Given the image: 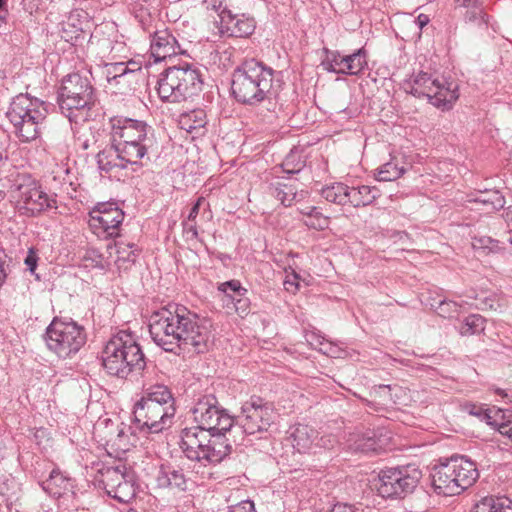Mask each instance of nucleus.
I'll return each instance as SVG.
<instances>
[{"label":"nucleus","instance_id":"nucleus-1","mask_svg":"<svg viewBox=\"0 0 512 512\" xmlns=\"http://www.w3.org/2000/svg\"><path fill=\"white\" fill-rule=\"evenodd\" d=\"M110 135L111 145L96 156L101 172L110 173L114 169H125L128 165L143 166L142 160L154 145L152 130L146 122L114 118L111 120Z\"/></svg>","mask_w":512,"mask_h":512},{"label":"nucleus","instance_id":"nucleus-2","mask_svg":"<svg viewBox=\"0 0 512 512\" xmlns=\"http://www.w3.org/2000/svg\"><path fill=\"white\" fill-rule=\"evenodd\" d=\"M411 68L405 65L402 70L393 72L390 79L399 82L401 88L417 98H426L434 107L449 111L459 98L458 85L446 80L440 81L432 75L420 71L410 75Z\"/></svg>","mask_w":512,"mask_h":512},{"label":"nucleus","instance_id":"nucleus-3","mask_svg":"<svg viewBox=\"0 0 512 512\" xmlns=\"http://www.w3.org/2000/svg\"><path fill=\"white\" fill-rule=\"evenodd\" d=\"M275 71L255 59L244 61L232 74L231 90L242 104L262 102L273 90Z\"/></svg>","mask_w":512,"mask_h":512},{"label":"nucleus","instance_id":"nucleus-4","mask_svg":"<svg viewBox=\"0 0 512 512\" xmlns=\"http://www.w3.org/2000/svg\"><path fill=\"white\" fill-rule=\"evenodd\" d=\"M101 362L106 372L126 379L133 371H142L146 367L145 356L132 333L120 330L106 343Z\"/></svg>","mask_w":512,"mask_h":512},{"label":"nucleus","instance_id":"nucleus-5","mask_svg":"<svg viewBox=\"0 0 512 512\" xmlns=\"http://www.w3.org/2000/svg\"><path fill=\"white\" fill-rule=\"evenodd\" d=\"M203 86L200 70L191 63L166 68L157 81V93L164 102L180 103L198 95Z\"/></svg>","mask_w":512,"mask_h":512},{"label":"nucleus","instance_id":"nucleus-6","mask_svg":"<svg viewBox=\"0 0 512 512\" xmlns=\"http://www.w3.org/2000/svg\"><path fill=\"white\" fill-rule=\"evenodd\" d=\"M47 115L45 103L28 94L15 96L6 113L13 125V132L22 142L35 140L39 135V125Z\"/></svg>","mask_w":512,"mask_h":512},{"label":"nucleus","instance_id":"nucleus-7","mask_svg":"<svg viewBox=\"0 0 512 512\" xmlns=\"http://www.w3.org/2000/svg\"><path fill=\"white\" fill-rule=\"evenodd\" d=\"M95 89L88 76L72 73L64 77L58 93L62 113L73 120V112L90 108L95 103Z\"/></svg>","mask_w":512,"mask_h":512},{"label":"nucleus","instance_id":"nucleus-8","mask_svg":"<svg viewBox=\"0 0 512 512\" xmlns=\"http://www.w3.org/2000/svg\"><path fill=\"white\" fill-rule=\"evenodd\" d=\"M10 197L15 209L23 216L31 217L46 209L57 208L56 200L48 196L30 176L16 180Z\"/></svg>","mask_w":512,"mask_h":512},{"label":"nucleus","instance_id":"nucleus-9","mask_svg":"<svg viewBox=\"0 0 512 512\" xmlns=\"http://www.w3.org/2000/svg\"><path fill=\"white\" fill-rule=\"evenodd\" d=\"M44 339L48 348L60 357L78 352L86 343L85 328L78 322H50Z\"/></svg>","mask_w":512,"mask_h":512},{"label":"nucleus","instance_id":"nucleus-10","mask_svg":"<svg viewBox=\"0 0 512 512\" xmlns=\"http://www.w3.org/2000/svg\"><path fill=\"white\" fill-rule=\"evenodd\" d=\"M275 411L271 402L252 395L241 406V414L234 416V426H238L242 434L253 435L268 431L274 423Z\"/></svg>","mask_w":512,"mask_h":512},{"label":"nucleus","instance_id":"nucleus-11","mask_svg":"<svg viewBox=\"0 0 512 512\" xmlns=\"http://www.w3.org/2000/svg\"><path fill=\"white\" fill-rule=\"evenodd\" d=\"M194 421L208 432L232 431L234 416L223 408L214 394L201 396L192 408Z\"/></svg>","mask_w":512,"mask_h":512},{"label":"nucleus","instance_id":"nucleus-12","mask_svg":"<svg viewBox=\"0 0 512 512\" xmlns=\"http://www.w3.org/2000/svg\"><path fill=\"white\" fill-rule=\"evenodd\" d=\"M174 415L175 407L172 404L162 407L153 401L138 400L133 409V423L140 432L154 434L170 426Z\"/></svg>","mask_w":512,"mask_h":512},{"label":"nucleus","instance_id":"nucleus-13","mask_svg":"<svg viewBox=\"0 0 512 512\" xmlns=\"http://www.w3.org/2000/svg\"><path fill=\"white\" fill-rule=\"evenodd\" d=\"M125 214L116 203H97L89 212V226L98 237L115 238L120 235V227Z\"/></svg>","mask_w":512,"mask_h":512},{"label":"nucleus","instance_id":"nucleus-14","mask_svg":"<svg viewBox=\"0 0 512 512\" xmlns=\"http://www.w3.org/2000/svg\"><path fill=\"white\" fill-rule=\"evenodd\" d=\"M421 475L414 464L386 467V499H404L417 487Z\"/></svg>","mask_w":512,"mask_h":512},{"label":"nucleus","instance_id":"nucleus-15","mask_svg":"<svg viewBox=\"0 0 512 512\" xmlns=\"http://www.w3.org/2000/svg\"><path fill=\"white\" fill-rule=\"evenodd\" d=\"M180 448L191 461H202V454L206 453L210 432L196 425L181 430Z\"/></svg>","mask_w":512,"mask_h":512},{"label":"nucleus","instance_id":"nucleus-16","mask_svg":"<svg viewBox=\"0 0 512 512\" xmlns=\"http://www.w3.org/2000/svg\"><path fill=\"white\" fill-rule=\"evenodd\" d=\"M150 51L155 62L163 61L166 58L186 52L168 29L157 30L153 34Z\"/></svg>","mask_w":512,"mask_h":512},{"label":"nucleus","instance_id":"nucleus-17","mask_svg":"<svg viewBox=\"0 0 512 512\" xmlns=\"http://www.w3.org/2000/svg\"><path fill=\"white\" fill-rule=\"evenodd\" d=\"M255 30V20L245 14H233L224 11L220 20V31L229 37L244 38L250 36Z\"/></svg>","mask_w":512,"mask_h":512},{"label":"nucleus","instance_id":"nucleus-18","mask_svg":"<svg viewBox=\"0 0 512 512\" xmlns=\"http://www.w3.org/2000/svg\"><path fill=\"white\" fill-rule=\"evenodd\" d=\"M432 486L439 495L454 496L462 493L455 474L447 462L436 466L431 474Z\"/></svg>","mask_w":512,"mask_h":512},{"label":"nucleus","instance_id":"nucleus-19","mask_svg":"<svg viewBox=\"0 0 512 512\" xmlns=\"http://www.w3.org/2000/svg\"><path fill=\"white\" fill-rule=\"evenodd\" d=\"M447 463L451 466L462 492L471 487L479 477L476 464L465 456H453Z\"/></svg>","mask_w":512,"mask_h":512},{"label":"nucleus","instance_id":"nucleus-20","mask_svg":"<svg viewBox=\"0 0 512 512\" xmlns=\"http://www.w3.org/2000/svg\"><path fill=\"white\" fill-rule=\"evenodd\" d=\"M229 431L210 433L206 453L202 458L211 464H219L232 453V444L226 434Z\"/></svg>","mask_w":512,"mask_h":512},{"label":"nucleus","instance_id":"nucleus-21","mask_svg":"<svg viewBox=\"0 0 512 512\" xmlns=\"http://www.w3.org/2000/svg\"><path fill=\"white\" fill-rule=\"evenodd\" d=\"M160 488L174 489L179 492L187 491L189 479L186 477L183 468L172 464H162L156 478Z\"/></svg>","mask_w":512,"mask_h":512},{"label":"nucleus","instance_id":"nucleus-22","mask_svg":"<svg viewBox=\"0 0 512 512\" xmlns=\"http://www.w3.org/2000/svg\"><path fill=\"white\" fill-rule=\"evenodd\" d=\"M178 325L174 322H149V332L159 346L165 351H172L173 345L177 344L176 338L178 334Z\"/></svg>","mask_w":512,"mask_h":512},{"label":"nucleus","instance_id":"nucleus-23","mask_svg":"<svg viewBox=\"0 0 512 512\" xmlns=\"http://www.w3.org/2000/svg\"><path fill=\"white\" fill-rule=\"evenodd\" d=\"M269 193L286 207L291 206L295 201L301 200L306 196V192L304 190L299 191L295 181L292 180L270 183Z\"/></svg>","mask_w":512,"mask_h":512},{"label":"nucleus","instance_id":"nucleus-24","mask_svg":"<svg viewBox=\"0 0 512 512\" xmlns=\"http://www.w3.org/2000/svg\"><path fill=\"white\" fill-rule=\"evenodd\" d=\"M99 472L101 474L99 483L102 484L107 494L111 493V491L125 481L128 476L134 474V472L128 470L125 465L105 466L100 469Z\"/></svg>","mask_w":512,"mask_h":512},{"label":"nucleus","instance_id":"nucleus-25","mask_svg":"<svg viewBox=\"0 0 512 512\" xmlns=\"http://www.w3.org/2000/svg\"><path fill=\"white\" fill-rule=\"evenodd\" d=\"M314 437L315 431L312 428L308 425L298 424L290 428L287 441L298 453H305L310 448Z\"/></svg>","mask_w":512,"mask_h":512},{"label":"nucleus","instance_id":"nucleus-26","mask_svg":"<svg viewBox=\"0 0 512 512\" xmlns=\"http://www.w3.org/2000/svg\"><path fill=\"white\" fill-rule=\"evenodd\" d=\"M461 410L469 415L485 421L488 425L497 424V417H503V411L498 408H485L482 404L465 402L461 405Z\"/></svg>","mask_w":512,"mask_h":512},{"label":"nucleus","instance_id":"nucleus-27","mask_svg":"<svg viewBox=\"0 0 512 512\" xmlns=\"http://www.w3.org/2000/svg\"><path fill=\"white\" fill-rule=\"evenodd\" d=\"M380 196L381 191L377 187L367 185L350 187L348 203L354 207L367 206L372 204Z\"/></svg>","mask_w":512,"mask_h":512},{"label":"nucleus","instance_id":"nucleus-28","mask_svg":"<svg viewBox=\"0 0 512 512\" xmlns=\"http://www.w3.org/2000/svg\"><path fill=\"white\" fill-rule=\"evenodd\" d=\"M70 479L65 477L58 469H53L49 477L41 483L44 491L53 497L62 496L69 490Z\"/></svg>","mask_w":512,"mask_h":512},{"label":"nucleus","instance_id":"nucleus-29","mask_svg":"<svg viewBox=\"0 0 512 512\" xmlns=\"http://www.w3.org/2000/svg\"><path fill=\"white\" fill-rule=\"evenodd\" d=\"M115 249L117 254L115 264L118 269H129L138 257L136 245L134 243H125L120 241L115 243Z\"/></svg>","mask_w":512,"mask_h":512},{"label":"nucleus","instance_id":"nucleus-30","mask_svg":"<svg viewBox=\"0 0 512 512\" xmlns=\"http://www.w3.org/2000/svg\"><path fill=\"white\" fill-rule=\"evenodd\" d=\"M140 400L147 402H156V404L165 407L166 404L170 403L174 406V397L170 389L162 384L152 385L145 389Z\"/></svg>","mask_w":512,"mask_h":512},{"label":"nucleus","instance_id":"nucleus-31","mask_svg":"<svg viewBox=\"0 0 512 512\" xmlns=\"http://www.w3.org/2000/svg\"><path fill=\"white\" fill-rule=\"evenodd\" d=\"M181 129L189 133H193L199 129H203L206 125V113L202 109H195L187 113H183L179 119Z\"/></svg>","mask_w":512,"mask_h":512},{"label":"nucleus","instance_id":"nucleus-32","mask_svg":"<svg viewBox=\"0 0 512 512\" xmlns=\"http://www.w3.org/2000/svg\"><path fill=\"white\" fill-rule=\"evenodd\" d=\"M367 65L366 53L364 49H359L350 55H344V70L340 69L341 74L357 75L363 71Z\"/></svg>","mask_w":512,"mask_h":512},{"label":"nucleus","instance_id":"nucleus-33","mask_svg":"<svg viewBox=\"0 0 512 512\" xmlns=\"http://www.w3.org/2000/svg\"><path fill=\"white\" fill-rule=\"evenodd\" d=\"M349 191V186L337 182L333 183L332 185L324 187L321 191V195L329 202L338 205H345L348 204L349 202Z\"/></svg>","mask_w":512,"mask_h":512},{"label":"nucleus","instance_id":"nucleus-34","mask_svg":"<svg viewBox=\"0 0 512 512\" xmlns=\"http://www.w3.org/2000/svg\"><path fill=\"white\" fill-rule=\"evenodd\" d=\"M109 497L117 500L120 503H129L136 496V483L135 476L132 474L117 486L111 493L107 494Z\"/></svg>","mask_w":512,"mask_h":512},{"label":"nucleus","instance_id":"nucleus-35","mask_svg":"<svg viewBox=\"0 0 512 512\" xmlns=\"http://www.w3.org/2000/svg\"><path fill=\"white\" fill-rule=\"evenodd\" d=\"M390 159L386 162V182L394 181L401 177L405 170L407 163L405 156L400 152H389Z\"/></svg>","mask_w":512,"mask_h":512},{"label":"nucleus","instance_id":"nucleus-36","mask_svg":"<svg viewBox=\"0 0 512 512\" xmlns=\"http://www.w3.org/2000/svg\"><path fill=\"white\" fill-rule=\"evenodd\" d=\"M187 309L176 303H169L152 311L151 317L158 320H188L186 317Z\"/></svg>","mask_w":512,"mask_h":512},{"label":"nucleus","instance_id":"nucleus-37","mask_svg":"<svg viewBox=\"0 0 512 512\" xmlns=\"http://www.w3.org/2000/svg\"><path fill=\"white\" fill-rule=\"evenodd\" d=\"M381 437V433L378 434L376 431H368L356 442V449L366 454H377L383 448Z\"/></svg>","mask_w":512,"mask_h":512},{"label":"nucleus","instance_id":"nucleus-38","mask_svg":"<svg viewBox=\"0 0 512 512\" xmlns=\"http://www.w3.org/2000/svg\"><path fill=\"white\" fill-rule=\"evenodd\" d=\"M134 72L135 70L129 68L128 64L124 62L106 64L104 71L106 79L109 83L113 81L119 83L120 79H124L127 76L133 75Z\"/></svg>","mask_w":512,"mask_h":512},{"label":"nucleus","instance_id":"nucleus-39","mask_svg":"<svg viewBox=\"0 0 512 512\" xmlns=\"http://www.w3.org/2000/svg\"><path fill=\"white\" fill-rule=\"evenodd\" d=\"M463 306L454 301L442 300L437 308V313L440 317L453 320L464 317V320H469L470 317L474 318L476 315L464 316L462 314Z\"/></svg>","mask_w":512,"mask_h":512},{"label":"nucleus","instance_id":"nucleus-40","mask_svg":"<svg viewBox=\"0 0 512 512\" xmlns=\"http://www.w3.org/2000/svg\"><path fill=\"white\" fill-rule=\"evenodd\" d=\"M475 203H480L486 207L487 212H494L504 207L505 199L498 191H486L474 199Z\"/></svg>","mask_w":512,"mask_h":512},{"label":"nucleus","instance_id":"nucleus-41","mask_svg":"<svg viewBox=\"0 0 512 512\" xmlns=\"http://www.w3.org/2000/svg\"><path fill=\"white\" fill-rule=\"evenodd\" d=\"M386 394L389 395L392 404L400 409L402 406H408L411 401L410 391L399 385H386Z\"/></svg>","mask_w":512,"mask_h":512},{"label":"nucleus","instance_id":"nucleus-42","mask_svg":"<svg viewBox=\"0 0 512 512\" xmlns=\"http://www.w3.org/2000/svg\"><path fill=\"white\" fill-rule=\"evenodd\" d=\"M304 223L309 228L324 230L329 226V218L324 216L317 207L311 206L309 212H304Z\"/></svg>","mask_w":512,"mask_h":512},{"label":"nucleus","instance_id":"nucleus-43","mask_svg":"<svg viewBox=\"0 0 512 512\" xmlns=\"http://www.w3.org/2000/svg\"><path fill=\"white\" fill-rule=\"evenodd\" d=\"M343 59L344 55H341L338 51L325 49V58L322 60L321 66L328 72L341 74L340 69L344 70Z\"/></svg>","mask_w":512,"mask_h":512},{"label":"nucleus","instance_id":"nucleus-44","mask_svg":"<svg viewBox=\"0 0 512 512\" xmlns=\"http://www.w3.org/2000/svg\"><path fill=\"white\" fill-rule=\"evenodd\" d=\"M501 244H503V242L489 236H475L472 238V247L475 250H483L488 253H495L504 249Z\"/></svg>","mask_w":512,"mask_h":512},{"label":"nucleus","instance_id":"nucleus-45","mask_svg":"<svg viewBox=\"0 0 512 512\" xmlns=\"http://www.w3.org/2000/svg\"><path fill=\"white\" fill-rule=\"evenodd\" d=\"M296 157V154L291 153L285 158L284 162L282 163V168L285 173L296 174L303 169L305 166L304 162L301 160L295 162Z\"/></svg>","mask_w":512,"mask_h":512},{"label":"nucleus","instance_id":"nucleus-46","mask_svg":"<svg viewBox=\"0 0 512 512\" xmlns=\"http://www.w3.org/2000/svg\"><path fill=\"white\" fill-rule=\"evenodd\" d=\"M498 497H485L474 507V512H497Z\"/></svg>","mask_w":512,"mask_h":512},{"label":"nucleus","instance_id":"nucleus-47","mask_svg":"<svg viewBox=\"0 0 512 512\" xmlns=\"http://www.w3.org/2000/svg\"><path fill=\"white\" fill-rule=\"evenodd\" d=\"M300 275L292 270L291 273H287L286 278L284 280V288L287 292L295 294L300 287Z\"/></svg>","mask_w":512,"mask_h":512},{"label":"nucleus","instance_id":"nucleus-48","mask_svg":"<svg viewBox=\"0 0 512 512\" xmlns=\"http://www.w3.org/2000/svg\"><path fill=\"white\" fill-rule=\"evenodd\" d=\"M482 324L483 322H462L459 331L461 335H472L477 333L478 331L484 330Z\"/></svg>","mask_w":512,"mask_h":512},{"label":"nucleus","instance_id":"nucleus-49","mask_svg":"<svg viewBox=\"0 0 512 512\" xmlns=\"http://www.w3.org/2000/svg\"><path fill=\"white\" fill-rule=\"evenodd\" d=\"M224 2L225 0H203V5L207 10L215 11L221 19L224 11H229L224 6Z\"/></svg>","mask_w":512,"mask_h":512},{"label":"nucleus","instance_id":"nucleus-50","mask_svg":"<svg viewBox=\"0 0 512 512\" xmlns=\"http://www.w3.org/2000/svg\"><path fill=\"white\" fill-rule=\"evenodd\" d=\"M228 512H256V509L253 501L244 500L236 505L229 506Z\"/></svg>","mask_w":512,"mask_h":512},{"label":"nucleus","instance_id":"nucleus-51","mask_svg":"<svg viewBox=\"0 0 512 512\" xmlns=\"http://www.w3.org/2000/svg\"><path fill=\"white\" fill-rule=\"evenodd\" d=\"M219 290L226 294H228L229 292H233L235 294L240 295L241 290L244 289L241 287V284L238 280H231L220 284Z\"/></svg>","mask_w":512,"mask_h":512},{"label":"nucleus","instance_id":"nucleus-52","mask_svg":"<svg viewBox=\"0 0 512 512\" xmlns=\"http://www.w3.org/2000/svg\"><path fill=\"white\" fill-rule=\"evenodd\" d=\"M6 254L0 250V287L5 283L6 278L10 272L9 264L6 263Z\"/></svg>","mask_w":512,"mask_h":512},{"label":"nucleus","instance_id":"nucleus-53","mask_svg":"<svg viewBox=\"0 0 512 512\" xmlns=\"http://www.w3.org/2000/svg\"><path fill=\"white\" fill-rule=\"evenodd\" d=\"M497 512H512V501L507 497H498Z\"/></svg>","mask_w":512,"mask_h":512},{"label":"nucleus","instance_id":"nucleus-54","mask_svg":"<svg viewBox=\"0 0 512 512\" xmlns=\"http://www.w3.org/2000/svg\"><path fill=\"white\" fill-rule=\"evenodd\" d=\"M204 201L203 197L198 198V200L194 203L187 217V222L194 223L197 215L199 214L200 206Z\"/></svg>","mask_w":512,"mask_h":512},{"label":"nucleus","instance_id":"nucleus-55","mask_svg":"<svg viewBox=\"0 0 512 512\" xmlns=\"http://www.w3.org/2000/svg\"><path fill=\"white\" fill-rule=\"evenodd\" d=\"M37 256L36 254L30 250L28 255L26 256L25 258V264L27 265L28 267V270L33 273L37 267Z\"/></svg>","mask_w":512,"mask_h":512},{"label":"nucleus","instance_id":"nucleus-56","mask_svg":"<svg viewBox=\"0 0 512 512\" xmlns=\"http://www.w3.org/2000/svg\"><path fill=\"white\" fill-rule=\"evenodd\" d=\"M492 426L497 428V430L499 431V433L501 435L507 436V437H511V435H512V426H510L509 424L503 423V422L500 423V422L497 421V424H494Z\"/></svg>","mask_w":512,"mask_h":512},{"label":"nucleus","instance_id":"nucleus-57","mask_svg":"<svg viewBox=\"0 0 512 512\" xmlns=\"http://www.w3.org/2000/svg\"><path fill=\"white\" fill-rule=\"evenodd\" d=\"M327 512H356L352 505L338 503Z\"/></svg>","mask_w":512,"mask_h":512},{"label":"nucleus","instance_id":"nucleus-58","mask_svg":"<svg viewBox=\"0 0 512 512\" xmlns=\"http://www.w3.org/2000/svg\"><path fill=\"white\" fill-rule=\"evenodd\" d=\"M390 237H398L399 241L402 243L401 250H405L406 244L408 243V234L404 231H394Z\"/></svg>","mask_w":512,"mask_h":512},{"label":"nucleus","instance_id":"nucleus-59","mask_svg":"<svg viewBox=\"0 0 512 512\" xmlns=\"http://www.w3.org/2000/svg\"><path fill=\"white\" fill-rule=\"evenodd\" d=\"M183 322H174V325H178L179 326V329H178V334L180 337H177L176 338V341L177 343L181 340L183 341H187L188 340V332L185 331V327L182 326Z\"/></svg>","mask_w":512,"mask_h":512},{"label":"nucleus","instance_id":"nucleus-60","mask_svg":"<svg viewBox=\"0 0 512 512\" xmlns=\"http://www.w3.org/2000/svg\"><path fill=\"white\" fill-rule=\"evenodd\" d=\"M503 217H504V219H505V221L507 223V227L509 229L507 234H512V207H509L505 211Z\"/></svg>","mask_w":512,"mask_h":512},{"label":"nucleus","instance_id":"nucleus-61","mask_svg":"<svg viewBox=\"0 0 512 512\" xmlns=\"http://www.w3.org/2000/svg\"><path fill=\"white\" fill-rule=\"evenodd\" d=\"M182 326L185 327V331L188 332V339L190 338V334L194 332V328L200 327L197 325V322H183Z\"/></svg>","mask_w":512,"mask_h":512},{"label":"nucleus","instance_id":"nucleus-62","mask_svg":"<svg viewBox=\"0 0 512 512\" xmlns=\"http://www.w3.org/2000/svg\"><path fill=\"white\" fill-rule=\"evenodd\" d=\"M184 225H185V229H186L187 233H190L192 235V237L197 238L198 231H197L196 225L195 224L188 225V222L184 223Z\"/></svg>","mask_w":512,"mask_h":512},{"label":"nucleus","instance_id":"nucleus-63","mask_svg":"<svg viewBox=\"0 0 512 512\" xmlns=\"http://www.w3.org/2000/svg\"><path fill=\"white\" fill-rule=\"evenodd\" d=\"M417 24L420 28H423L424 26H426L428 23H429V17L425 14H420L418 17H417Z\"/></svg>","mask_w":512,"mask_h":512},{"label":"nucleus","instance_id":"nucleus-64","mask_svg":"<svg viewBox=\"0 0 512 512\" xmlns=\"http://www.w3.org/2000/svg\"><path fill=\"white\" fill-rule=\"evenodd\" d=\"M455 3L460 7H468L473 3V0H454Z\"/></svg>","mask_w":512,"mask_h":512}]
</instances>
